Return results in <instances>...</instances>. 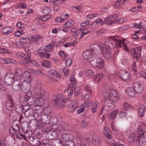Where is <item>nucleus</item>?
Masks as SVG:
<instances>
[{
	"label": "nucleus",
	"mask_w": 146,
	"mask_h": 146,
	"mask_svg": "<svg viewBox=\"0 0 146 146\" xmlns=\"http://www.w3.org/2000/svg\"><path fill=\"white\" fill-rule=\"evenodd\" d=\"M38 88L36 90V97L37 98H43L45 94L44 90L40 87H38Z\"/></svg>",
	"instance_id": "obj_23"
},
{
	"label": "nucleus",
	"mask_w": 146,
	"mask_h": 146,
	"mask_svg": "<svg viewBox=\"0 0 146 146\" xmlns=\"http://www.w3.org/2000/svg\"><path fill=\"white\" fill-rule=\"evenodd\" d=\"M28 122L26 121H23L21 124L22 132H23V129L25 127H27L29 125V123Z\"/></svg>",
	"instance_id": "obj_44"
},
{
	"label": "nucleus",
	"mask_w": 146,
	"mask_h": 146,
	"mask_svg": "<svg viewBox=\"0 0 146 146\" xmlns=\"http://www.w3.org/2000/svg\"><path fill=\"white\" fill-rule=\"evenodd\" d=\"M98 58H99V57L94 55L92 58L90 59V60L88 61V62H89L90 64L94 67H95L96 65L97 64L98 62Z\"/></svg>",
	"instance_id": "obj_25"
},
{
	"label": "nucleus",
	"mask_w": 146,
	"mask_h": 146,
	"mask_svg": "<svg viewBox=\"0 0 146 146\" xmlns=\"http://www.w3.org/2000/svg\"><path fill=\"white\" fill-rule=\"evenodd\" d=\"M62 27V31L65 33H67L68 32L69 28H70L69 26L67 25V23H65L63 25Z\"/></svg>",
	"instance_id": "obj_55"
},
{
	"label": "nucleus",
	"mask_w": 146,
	"mask_h": 146,
	"mask_svg": "<svg viewBox=\"0 0 146 146\" xmlns=\"http://www.w3.org/2000/svg\"><path fill=\"white\" fill-rule=\"evenodd\" d=\"M15 101H7L5 104V107L9 111H12L15 106Z\"/></svg>",
	"instance_id": "obj_17"
},
{
	"label": "nucleus",
	"mask_w": 146,
	"mask_h": 146,
	"mask_svg": "<svg viewBox=\"0 0 146 146\" xmlns=\"http://www.w3.org/2000/svg\"><path fill=\"white\" fill-rule=\"evenodd\" d=\"M29 123H34L33 124V125L34 126H36V125H38V124L40 123V122L39 121L35 119L33 120H30L29 121Z\"/></svg>",
	"instance_id": "obj_60"
},
{
	"label": "nucleus",
	"mask_w": 146,
	"mask_h": 146,
	"mask_svg": "<svg viewBox=\"0 0 146 146\" xmlns=\"http://www.w3.org/2000/svg\"><path fill=\"white\" fill-rule=\"evenodd\" d=\"M15 110L18 114H21V113H24L23 108L22 105H16L15 107Z\"/></svg>",
	"instance_id": "obj_33"
},
{
	"label": "nucleus",
	"mask_w": 146,
	"mask_h": 146,
	"mask_svg": "<svg viewBox=\"0 0 146 146\" xmlns=\"http://www.w3.org/2000/svg\"><path fill=\"white\" fill-rule=\"evenodd\" d=\"M118 75L122 80L125 81L128 80L130 78V75L129 72L125 70H121L119 71Z\"/></svg>",
	"instance_id": "obj_11"
},
{
	"label": "nucleus",
	"mask_w": 146,
	"mask_h": 146,
	"mask_svg": "<svg viewBox=\"0 0 146 146\" xmlns=\"http://www.w3.org/2000/svg\"><path fill=\"white\" fill-rule=\"evenodd\" d=\"M128 117L129 115L127 111L123 110L120 111L119 114V118L122 119L125 117L127 118Z\"/></svg>",
	"instance_id": "obj_30"
},
{
	"label": "nucleus",
	"mask_w": 146,
	"mask_h": 146,
	"mask_svg": "<svg viewBox=\"0 0 146 146\" xmlns=\"http://www.w3.org/2000/svg\"><path fill=\"white\" fill-rule=\"evenodd\" d=\"M90 50L94 53V54L97 56L101 52L102 47L96 44H92L90 46Z\"/></svg>",
	"instance_id": "obj_8"
},
{
	"label": "nucleus",
	"mask_w": 146,
	"mask_h": 146,
	"mask_svg": "<svg viewBox=\"0 0 146 146\" xmlns=\"http://www.w3.org/2000/svg\"><path fill=\"white\" fill-rule=\"evenodd\" d=\"M52 112H48V113H43L40 116V119L42 122L45 124H49L50 122V119Z\"/></svg>",
	"instance_id": "obj_7"
},
{
	"label": "nucleus",
	"mask_w": 146,
	"mask_h": 146,
	"mask_svg": "<svg viewBox=\"0 0 146 146\" xmlns=\"http://www.w3.org/2000/svg\"><path fill=\"white\" fill-rule=\"evenodd\" d=\"M92 52L90 49H87L84 51L82 54L83 58L86 60H88V61L90 60V59L92 58L94 56Z\"/></svg>",
	"instance_id": "obj_15"
},
{
	"label": "nucleus",
	"mask_w": 146,
	"mask_h": 146,
	"mask_svg": "<svg viewBox=\"0 0 146 146\" xmlns=\"http://www.w3.org/2000/svg\"><path fill=\"white\" fill-rule=\"evenodd\" d=\"M88 123L86 120L83 119L81 122V127L83 128L88 126Z\"/></svg>",
	"instance_id": "obj_54"
},
{
	"label": "nucleus",
	"mask_w": 146,
	"mask_h": 146,
	"mask_svg": "<svg viewBox=\"0 0 146 146\" xmlns=\"http://www.w3.org/2000/svg\"><path fill=\"white\" fill-rule=\"evenodd\" d=\"M142 47H136L135 48V53L134 54L133 56L137 59H138L139 57H140L141 56V53Z\"/></svg>",
	"instance_id": "obj_27"
},
{
	"label": "nucleus",
	"mask_w": 146,
	"mask_h": 146,
	"mask_svg": "<svg viewBox=\"0 0 146 146\" xmlns=\"http://www.w3.org/2000/svg\"><path fill=\"white\" fill-rule=\"evenodd\" d=\"M29 41V37L27 38V36L25 37H22L19 39V42L21 43L24 44H27Z\"/></svg>",
	"instance_id": "obj_35"
},
{
	"label": "nucleus",
	"mask_w": 146,
	"mask_h": 146,
	"mask_svg": "<svg viewBox=\"0 0 146 146\" xmlns=\"http://www.w3.org/2000/svg\"><path fill=\"white\" fill-rule=\"evenodd\" d=\"M13 74L14 78L15 81L16 82L20 81L21 79L23 76V72L19 68L15 70V73L12 72V74Z\"/></svg>",
	"instance_id": "obj_10"
},
{
	"label": "nucleus",
	"mask_w": 146,
	"mask_h": 146,
	"mask_svg": "<svg viewBox=\"0 0 146 146\" xmlns=\"http://www.w3.org/2000/svg\"><path fill=\"white\" fill-rule=\"evenodd\" d=\"M69 101V99L67 98H65L64 96L61 94H58L56 98L54 99L55 105L58 108L62 106L63 103H65Z\"/></svg>",
	"instance_id": "obj_3"
},
{
	"label": "nucleus",
	"mask_w": 146,
	"mask_h": 146,
	"mask_svg": "<svg viewBox=\"0 0 146 146\" xmlns=\"http://www.w3.org/2000/svg\"><path fill=\"white\" fill-rule=\"evenodd\" d=\"M34 98H35L31 97H29V101H27V103L30 105H31L33 104L35 105V102L34 100Z\"/></svg>",
	"instance_id": "obj_51"
},
{
	"label": "nucleus",
	"mask_w": 146,
	"mask_h": 146,
	"mask_svg": "<svg viewBox=\"0 0 146 146\" xmlns=\"http://www.w3.org/2000/svg\"><path fill=\"white\" fill-rule=\"evenodd\" d=\"M126 92L127 95L130 97H134L136 93L133 87L128 88L126 90Z\"/></svg>",
	"instance_id": "obj_21"
},
{
	"label": "nucleus",
	"mask_w": 146,
	"mask_h": 146,
	"mask_svg": "<svg viewBox=\"0 0 146 146\" xmlns=\"http://www.w3.org/2000/svg\"><path fill=\"white\" fill-rule=\"evenodd\" d=\"M111 50L110 48H104L103 56L105 58L107 59H110L112 57V54L110 51Z\"/></svg>",
	"instance_id": "obj_18"
},
{
	"label": "nucleus",
	"mask_w": 146,
	"mask_h": 146,
	"mask_svg": "<svg viewBox=\"0 0 146 146\" xmlns=\"http://www.w3.org/2000/svg\"><path fill=\"white\" fill-rule=\"evenodd\" d=\"M99 103L98 102L94 103L92 107V111L93 113H95L97 111V108L99 105Z\"/></svg>",
	"instance_id": "obj_42"
},
{
	"label": "nucleus",
	"mask_w": 146,
	"mask_h": 146,
	"mask_svg": "<svg viewBox=\"0 0 146 146\" xmlns=\"http://www.w3.org/2000/svg\"><path fill=\"white\" fill-rule=\"evenodd\" d=\"M142 126H139L137 128V133L135 134H131L129 136L128 139V140L129 142L133 143L135 139L136 140V137L137 134L139 135V134L142 133Z\"/></svg>",
	"instance_id": "obj_12"
},
{
	"label": "nucleus",
	"mask_w": 146,
	"mask_h": 146,
	"mask_svg": "<svg viewBox=\"0 0 146 146\" xmlns=\"http://www.w3.org/2000/svg\"><path fill=\"white\" fill-rule=\"evenodd\" d=\"M97 14L90 13L86 16V17L88 19H92L97 16Z\"/></svg>",
	"instance_id": "obj_63"
},
{
	"label": "nucleus",
	"mask_w": 146,
	"mask_h": 146,
	"mask_svg": "<svg viewBox=\"0 0 146 146\" xmlns=\"http://www.w3.org/2000/svg\"><path fill=\"white\" fill-rule=\"evenodd\" d=\"M13 31V29L11 27L7 26L2 29V32L4 34L8 35L12 32Z\"/></svg>",
	"instance_id": "obj_26"
},
{
	"label": "nucleus",
	"mask_w": 146,
	"mask_h": 146,
	"mask_svg": "<svg viewBox=\"0 0 146 146\" xmlns=\"http://www.w3.org/2000/svg\"><path fill=\"white\" fill-rule=\"evenodd\" d=\"M72 140L66 141L65 143L66 146H74L75 145V138L74 137Z\"/></svg>",
	"instance_id": "obj_36"
},
{
	"label": "nucleus",
	"mask_w": 146,
	"mask_h": 146,
	"mask_svg": "<svg viewBox=\"0 0 146 146\" xmlns=\"http://www.w3.org/2000/svg\"><path fill=\"white\" fill-rule=\"evenodd\" d=\"M41 52H39V56L41 58H45L46 59H48L49 58L51 55L48 52L44 51H40Z\"/></svg>",
	"instance_id": "obj_24"
},
{
	"label": "nucleus",
	"mask_w": 146,
	"mask_h": 146,
	"mask_svg": "<svg viewBox=\"0 0 146 146\" xmlns=\"http://www.w3.org/2000/svg\"><path fill=\"white\" fill-rule=\"evenodd\" d=\"M132 87L134 88L137 94L141 93L143 90V87L142 84L138 82L134 83Z\"/></svg>",
	"instance_id": "obj_14"
},
{
	"label": "nucleus",
	"mask_w": 146,
	"mask_h": 146,
	"mask_svg": "<svg viewBox=\"0 0 146 146\" xmlns=\"http://www.w3.org/2000/svg\"><path fill=\"white\" fill-rule=\"evenodd\" d=\"M131 106L127 102H125L124 104L123 107L125 109V110H129L131 107Z\"/></svg>",
	"instance_id": "obj_61"
},
{
	"label": "nucleus",
	"mask_w": 146,
	"mask_h": 146,
	"mask_svg": "<svg viewBox=\"0 0 146 146\" xmlns=\"http://www.w3.org/2000/svg\"><path fill=\"white\" fill-rule=\"evenodd\" d=\"M104 21H103V20L101 19V18H99L97 19L95 21H94L93 22L92 24H91L89 25V26H92V25L95 23L96 24H97L98 23H101V25H103L104 24H104Z\"/></svg>",
	"instance_id": "obj_45"
},
{
	"label": "nucleus",
	"mask_w": 146,
	"mask_h": 146,
	"mask_svg": "<svg viewBox=\"0 0 146 146\" xmlns=\"http://www.w3.org/2000/svg\"><path fill=\"white\" fill-rule=\"evenodd\" d=\"M60 127L61 131L63 130H65L67 129L68 127V125L67 123L61 122L60 123Z\"/></svg>",
	"instance_id": "obj_39"
},
{
	"label": "nucleus",
	"mask_w": 146,
	"mask_h": 146,
	"mask_svg": "<svg viewBox=\"0 0 146 146\" xmlns=\"http://www.w3.org/2000/svg\"><path fill=\"white\" fill-rule=\"evenodd\" d=\"M77 108V105L75 103L72 104L68 108L69 111L71 112H73Z\"/></svg>",
	"instance_id": "obj_40"
},
{
	"label": "nucleus",
	"mask_w": 146,
	"mask_h": 146,
	"mask_svg": "<svg viewBox=\"0 0 146 146\" xmlns=\"http://www.w3.org/2000/svg\"><path fill=\"white\" fill-rule=\"evenodd\" d=\"M41 64L44 67L49 68L51 66V63L48 60H44L41 62Z\"/></svg>",
	"instance_id": "obj_38"
},
{
	"label": "nucleus",
	"mask_w": 146,
	"mask_h": 146,
	"mask_svg": "<svg viewBox=\"0 0 146 146\" xmlns=\"http://www.w3.org/2000/svg\"><path fill=\"white\" fill-rule=\"evenodd\" d=\"M122 0H117L116 2H115L113 3V5L117 8H119L122 6V3L121 2V1Z\"/></svg>",
	"instance_id": "obj_50"
},
{
	"label": "nucleus",
	"mask_w": 146,
	"mask_h": 146,
	"mask_svg": "<svg viewBox=\"0 0 146 146\" xmlns=\"http://www.w3.org/2000/svg\"><path fill=\"white\" fill-rule=\"evenodd\" d=\"M142 23H143L141 21L138 24L135 23L134 24V26L133 27H135L137 29L143 28V27L142 25Z\"/></svg>",
	"instance_id": "obj_58"
},
{
	"label": "nucleus",
	"mask_w": 146,
	"mask_h": 146,
	"mask_svg": "<svg viewBox=\"0 0 146 146\" xmlns=\"http://www.w3.org/2000/svg\"><path fill=\"white\" fill-rule=\"evenodd\" d=\"M33 99L35 102V105L38 106H44L45 103V101L43 98H36V99L34 98Z\"/></svg>",
	"instance_id": "obj_22"
},
{
	"label": "nucleus",
	"mask_w": 146,
	"mask_h": 146,
	"mask_svg": "<svg viewBox=\"0 0 146 146\" xmlns=\"http://www.w3.org/2000/svg\"><path fill=\"white\" fill-rule=\"evenodd\" d=\"M97 59L98 62L96 65L95 68L98 69H103L104 68L105 64L104 60L103 58L100 57L98 58Z\"/></svg>",
	"instance_id": "obj_19"
},
{
	"label": "nucleus",
	"mask_w": 146,
	"mask_h": 146,
	"mask_svg": "<svg viewBox=\"0 0 146 146\" xmlns=\"http://www.w3.org/2000/svg\"><path fill=\"white\" fill-rule=\"evenodd\" d=\"M66 23H67V25L70 28L74 25L75 21H73V20H69L67 21Z\"/></svg>",
	"instance_id": "obj_59"
},
{
	"label": "nucleus",
	"mask_w": 146,
	"mask_h": 146,
	"mask_svg": "<svg viewBox=\"0 0 146 146\" xmlns=\"http://www.w3.org/2000/svg\"><path fill=\"white\" fill-rule=\"evenodd\" d=\"M88 143L85 141H81L80 143V146H88Z\"/></svg>",
	"instance_id": "obj_64"
},
{
	"label": "nucleus",
	"mask_w": 146,
	"mask_h": 146,
	"mask_svg": "<svg viewBox=\"0 0 146 146\" xmlns=\"http://www.w3.org/2000/svg\"><path fill=\"white\" fill-rule=\"evenodd\" d=\"M30 106L31 105H30L28 104H26L24 105H22L23 108L24 113H25V112H26L28 110H29L31 108Z\"/></svg>",
	"instance_id": "obj_56"
},
{
	"label": "nucleus",
	"mask_w": 146,
	"mask_h": 146,
	"mask_svg": "<svg viewBox=\"0 0 146 146\" xmlns=\"http://www.w3.org/2000/svg\"><path fill=\"white\" fill-rule=\"evenodd\" d=\"M62 138L63 140H65L66 141L67 139H69V138L72 139V138H73L74 136H73L71 135H70L67 132H65L62 135Z\"/></svg>",
	"instance_id": "obj_34"
},
{
	"label": "nucleus",
	"mask_w": 146,
	"mask_h": 146,
	"mask_svg": "<svg viewBox=\"0 0 146 146\" xmlns=\"http://www.w3.org/2000/svg\"><path fill=\"white\" fill-rule=\"evenodd\" d=\"M30 42L29 44H33L35 43H37L38 42H40L42 40V37L37 35H34L29 37Z\"/></svg>",
	"instance_id": "obj_13"
},
{
	"label": "nucleus",
	"mask_w": 146,
	"mask_h": 146,
	"mask_svg": "<svg viewBox=\"0 0 146 146\" xmlns=\"http://www.w3.org/2000/svg\"><path fill=\"white\" fill-rule=\"evenodd\" d=\"M143 131L142 130V133L137 134L136 136V141L139 142L140 146H146V137H144L143 134Z\"/></svg>",
	"instance_id": "obj_9"
},
{
	"label": "nucleus",
	"mask_w": 146,
	"mask_h": 146,
	"mask_svg": "<svg viewBox=\"0 0 146 146\" xmlns=\"http://www.w3.org/2000/svg\"><path fill=\"white\" fill-rule=\"evenodd\" d=\"M52 10V9L50 7H47L43 9L42 11L43 12V13L45 14L44 16H47L51 12Z\"/></svg>",
	"instance_id": "obj_41"
},
{
	"label": "nucleus",
	"mask_w": 146,
	"mask_h": 146,
	"mask_svg": "<svg viewBox=\"0 0 146 146\" xmlns=\"http://www.w3.org/2000/svg\"><path fill=\"white\" fill-rule=\"evenodd\" d=\"M52 48H51V47L50 46L49 44H48L45 46L44 49H43L42 50H41L40 49H38V51H44L48 52L50 51Z\"/></svg>",
	"instance_id": "obj_46"
},
{
	"label": "nucleus",
	"mask_w": 146,
	"mask_h": 146,
	"mask_svg": "<svg viewBox=\"0 0 146 146\" xmlns=\"http://www.w3.org/2000/svg\"><path fill=\"white\" fill-rule=\"evenodd\" d=\"M52 129L53 130H56L57 131H61L60 125L57 124H55L52 125Z\"/></svg>",
	"instance_id": "obj_47"
},
{
	"label": "nucleus",
	"mask_w": 146,
	"mask_h": 146,
	"mask_svg": "<svg viewBox=\"0 0 146 146\" xmlns=\"http://www.w3.org/2000/svg\"><path fill=\"white\" fill-rule=\"evenodd\" d=\"M119 111L117 110H115L112 111L110 114L108 115L109 119L112 120L114 119L117 114L118 113Z\"/></svg>",
	"instance_id": "obj_28"
},
{
	"label": "nucleus",
	"mask_w": 146,
	"mask_h": 146,
	"mask_svg": "<svg viewBox=\"0 0 146 146\" xmlns=\"http://www.w3.org/2000/svg\"><path fill=\"white\" fill-rule=\"evenodd\" d=\"M36 135V137L38 139H40L42 137V133H41L40 131H35L34 133Z\"/></svg>",
	"instance_id": "obj_62"
},
{
	"label": "nucleus",
	"mask_w": 146,
	"mask_h": 146,
	"mask_svg": "<svg viewBox=\"0 0 146 146\" xmlns=\"http://www.w3.org/2000/svg\"><path fill=\"white\" fill-rule=\"evenodd\" d=\"M19 63L21 65H23L25 66L28 67L29 66V62L26 60H23L19 61Z\"/></svg>",
	"instance_id": "obj_49"
},
{
	"label": "nucleus",
	"mask_w": 146,
	"mask_h": 146,
	"mask_svg": "<svg viewBox=\"0 0 146 146\" xmlns=\"http://www.w3.org/2000/svg\"><path fill=\"white\" fill-rule=\"evenodd\" d=\"M36 111L35 109L33 108H30L29 110H28L26 112L24 113V115L26 117L33 116L35 118V116L36 115L37 116H39L37 113H36L35 111Z\"/></svg>",
	"instance_id": "obj_16"
},
{
	"label": "nucleus",
	"mask_w": 146,
	"mask_h": 146,
	"mask_svg": "<svg viewBox=\"0 0 146 146\" xmlns=\"http://www.w3.org/2000/svg\"><path fill=\"white\" fill-rule=\"evenodd\" d=\"M94 72L90 69L86 70L85 72V76L89 78L91 77L94 75Z\"/></svg>",
	"instance_id": "obj_37"
},
{
	"label": "nucleus",
	"mask_w": 146,
	"mask_h": 146,
	"mask_svg": "<svg viewBox=\"0 0 146 146\" xmlns=\"http://www.w3.org/2000/svg\"><path fill=\"white\" fill-rule=\"evenodd\" d=\"M86 29V28L84 27L80 29L77 30L75 32L73 33V35L74 36L78 35L82 31L85 30Z\"/></svg>",
	"instance_id": "obj_52"
},
{
	"label": "nucleus",
	"mask_w": 146,
	"mask_h": 146,
	"mask_svg": "<svg viewBox=\"0 0 146 146\" xmlns=\"http://www.w3.org/2000/svg\"><path fill=\"white\" fill-rule=\"evenodd\" d=\"M103 97L109 100L110 102H112V103L116 104V103L119 99V94L115 90H110V92H104L103 94Z\"/></svg>",
	"instance_id": "obj_2"
},
{
	"label": "nucleus",
	"mask_w": 146,
	"mask_h": 146,
	"mask_svg": "<svg viewBox=\"0 0 146 146\" xmlns=\"http://www.w3.org/2000/svg\"><path fill=\"white\" fill-rule=\"evenodd\" d=\"M21 91L24 93H26L28 92V91L29 90V89L27 87L25 86H24L23 84H22L21 86Z\"/></svg>",
	"instance_id": "obj_57"
},
{
	"label": "nucleus",
	"mask_w": 146,
	"mask_h": 146,
	"mask_svg": "<svg viewBox=\"0 0 146 146\" xmlns=\"http://www.w3.org/2000/svg\"><path fill=\"white\" fill-rule=\"evenodd\" d=\"M145 107L144 106H139L138 110L139 115L140 117H143L145 113Z\"/></svg>",
	"instance_id": "obj_32"
},
{
	"label": "nucleus",
	"mask_w": 146,
	"mask_h": 146,
	"mask_svg": "<svg viewBox=\"0 0 146 146\" xmlns=\"http://www.w3.org/2000/svg\"><path fill=\"white\" fill-rule=\"evenodd\" d=\"M12 72H9L6 73L4 77V82L5 84L8 86H10L13 84L15 82L13 78Z\"/></svg>",
	"instance_id": "obj_6"
},
{
	"label": "nucleus",
	"mask_w": 146,
	"mask_h": 146,
	"mask_svg": "<svg viewBox=\"0 0 146 146\" xmlns=\"http://www.w3.org/2000/svg\"><path fill=\"white\" fill-rule=\"evenodd\" d=\"M103 98L105 104L103 105L102 108L104 111H110L115 108L116 104L112 103V102H110L109 100L107 98L105 99L104 98Z\"/></svg>",
	"instance_id": "obj_5"
},
{
	"label": "nucleus",
	"mask_w": 146,
	"mask_h": 146,
	"mask_svg": "<svg viewBox=\"0 0 146 146\" xmlns=\"http://www.w3.org/2000/svg\"><path fill=\"white\" fill-rule=\"evenodd\" d=\"M118 14H117L109 16L104 21V24H106L108 22V21H110V19L113 20L117 19L118 17Z\"/></svg>",
	"instance_id": "obj_29"
},
{
	"label": "nucleus",
	"mask_w": 146,
	"mask_h": 146,
	"mask_svg": "<svg viewBox=\"0 0 146 146\" xmlns=\"http://www.w3.org/2000/svg\"><path fill=\"white\" fill-rule=\"evenodd\" d=\"M9 131L10 133L13 135H14L18 133L17 129L16 128L10 127Z\"/></svg>",
	"instance_id": "obj_48"
},
{
	"label": "nucleus",
	"mask_w": 146,
	"mask_h": 146,
	"mask_svg": "<svg viewBox=\"0 0 146 146\" xmlns=\"http://www.w3.org/2000/svg\"><path fill=\"white\" fill-rule=\"evenodd\" d=\"M92 141L96 146H99L100 144V140L98 138H93Z\"/></svg>",
	"instance_id": "obj_43"
},
{
	"label": "nucleus",
	"mask_w": 146,
	"mask_h": 146,
	"mask_svg": "<svg viewBox=\"0 0 146 146\" xmlns=\"http://www.w3.org/2000/svg\"><path fill=\"white\" fill-rule=\"evenodd\" d=\"M103 76V74L102 73L96 74L93 78L94 81L96 82H100Z\"/></svg>",
	"instance_id": "obj_31"
},
{
	"label": "nucleus",
	"mask_w": 146,
	"mask_h": 146,
	"mask_svg": "<svg viewBox=\"0 0 146 146\" xmlns=\"http://www.w3.org/2000/svg\"><path fill=\"white\" fill-rule=\"evenodd\" d=\"M105 47L104 48H111L119 47L121 48V45L124 47L125 50L127 52L129 51L127 45L125 44L124 41L120 39H114L111 37L106 40L105 42Z\"/></svg>",
	"instance_id": "obj_1"
},
{
	"label": "nucleus",
	"mask_w": 146,
	"mask_h": 146,
	"mask_svg": "<svg viewBox=\"0 0 146 146\" xmlns=\"http://www.w3.org/2000/svg\"><path fill=\"white\" fill-rule=\"evenodd\" d=\"M22 83L21 81L14 82L12 84V89L13 91H18L21 89Z\"/></svg>",
	"instance_id": "obj_20"
},
{
	"label": "nucleus",
	"mask_w": 146,
	"mask_h": 146,
	"mask_svg": "<svg viewBox=\"0 0 146 146\" xmlns=\"http://www.w3.org/2000/svg\"><path fill=\"white\" fill-rule=\"evenodd\" d=\"M43 142V144H52L55 143L54 141L52 140H49L48 139H44L42 141Z\"/></svg>",
	"instance_id": "obj_53"
},
{
	"label": "nucleus",
	"mask_w": 146,
	"mask_h": 146,
	"mask_svg": "<svg viewBox=\"0 0 146 146\" xmlns=\"http://www.w3.org/2000/svg\"><path fill=\"white\" fill-rule=\"evenodd\" d=\"M46 133L47 134L45 135V137L46 139L54 141V143L55 142H57L58 143H59L60 144H62L61 140L57 138L58 134L56 131H49Z\"/></svg>",
	"instance_id": "obj_4"
}]
</instances>
